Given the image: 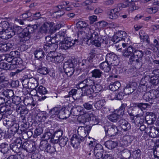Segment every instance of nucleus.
Here are the masks:
<instances>
[{
    "mask_svg": "<svg viewBox=\"0 0 159 159\" xmlns=\"http://www.w3.org/2000/svg\"><path fill=\"white\" fill-rule=\"evenodd\" d=\"M87 24L83 21H80L77 23L78 28L84 30L82 33L84 34L85 38L88 39L86 43L89 45L92 44L97 47H100L101 45V38L99 36V30H94L87 27Z\"/></svg>",
    "mask_w": 159,
    "mask_h": 159,
    "instance_id": "obj_1",
    "label": "nucleus"
},
{
    "mask_svg": "<svg viewBox=\"0 0 159 159\" xmlns=\"http://www.w3.org/2000/svg\"><path fill=\"white\" fill-rule=\"evenodd\" d=\"M159 97V91L154 89L145 93L143 96V99L151 104H155L156 98Z\"/></svg>",
    "mask_w": 159,
    "mask_h": 159,
    "instance_id": "obj_2",
    "label": "nucleus"
},
{
    "mask_svg": "<svg viewBox=\"0 0 159 159\" xmlns=\"http://www.w3.org/2000/svg\"><path fill=\"white\" fill-rule=\"evenodd\" d=\"M37 25H29L23 30V32L20 36L24 38V40L25 41L28 40L32 34L37 29Z\"/></svg>",
    "mask_w": 159,
    "mask_h": 159,
    "instance_id": "obj_3",
    "label": "nucleus"
},
{
    "mask_svg": "<svg viewBox=\"0 0 159 159\" xmlns=\"http://www.w3.org/2000/svg\"><path fill=\"white\" fill-rule=\"evenodd\" d=\"M75 64L71 60L65 62L63 64L64 71L68 77H71L73 74L74 71Z\"/></svg>",
    "mask_w": 159,
    "mask_h": 159,
    "instance_id": "obj_4",
    "label": "nucleus"
},
{
    "mask_svg": "<svg viewBox=\"0 0 159 159\" xmlns=\"http://www.w3.org/2000/svg\"><path fill=\"white\" fill-rule=\"evenodd\" d=\"M150 78L148 75H145L141 79L140 84L138 87V90L140 93L145 92L148 89L151 88V85L148 83V80Z\"/></svg>",
    "mask_w": 159,
    "mask_h": 159,
    "instance_id": "obj_5",
    "label": "nucleus"
},
{
    "mask_svg": "<svg viewBox=\"0 0 159 159\" xmlns=\"http://www.w3.org/2000/svg\"><path fill=\"white\" fill-rule=\"evenodd\" d=\"M46 59L52 62L60 63L64 59L63 57L60 54H57L55 51H51L46 56Z\"/></svg>",
    "mask_w": 159,
    "mask_h": 159,
    "instance_id": "obj_6",
    "label": "nucleus"
},
{
    "mask_svg": "<svg viewBox=\"0 0 159 159\" xmlns=\"http://www.w3.org/2000/svg\"><path fill=\"white\" fill-rule=\"evenodd\" d=\"M106 60L114 66H118L120 61L117 56L113 52L107 53L106 56Z\"/></svg>",
    "mask_w": 159,
    "mask_h": 159,
    "instance_id": "obj_7",
    "label": "nucleus"
},
{
    "mask_svg": "<svg viewBox=\"0 0 159 159\" xmlns=\"http://www.w3.org/2000/svg\"><path fill=\"white\" fill-rule=\"evenodd\" d=\"M123 48L118 49V50L121 51L123 49V55L125 57L133 56L135 48L131 46H128L127 43H122Z\"/></svg>",
    "mask_w": 159,
    "mask_h": 159,
    "instance_id": "obj_8",
    "label": "nucleus"
},
{
    "mask_svg": "<svg viewBox=\"0 0 159 159\" xmlns=\"http://www.w3.org/2000/svg\"><path fill=\"white\" fill-rule=\"evenodd\" d=\"M13 108L14 106L11 103V101L10 100H8L5 102V106L0 107V112L3 114L7 113L8 116H9L11 114Z\"/></svg>",
    "mask_w": 159,
    "mask_h": 159,
    "instance_id": "obj_9",
    "label": "nucleus"
},
{
    "mask_svg": "<svg viewBox=\"0 0 159 159\" xmlns=\"http://www.w3.org/2000/svg\"><path fill=\"white\" fill-rule=\"evenodd\" d=\"M22 151H25L27 152L33 153L36 149V146L34 143H31L30 141H25L22 144L21 147Z\"/></svg>",
    "mask_w": 159,
    "mask_h": 159,
    "instance_id": "obj_10",
    "label": "nucleus"
},
{
    "mask_svg": "<svg viewBox=\"0 0 159 159\" xmlns=\"http://www.w3.org/2000/svg\"><path fill=\"white\" fill-rule=\"evenodd\" d=\"M78 40H72L70 38L65 39L62 41L61 47V49L66 50L73 46L76 43H78Z\"/></svg>",
    "mask_w": 159,
    "mask_h": 159,
    "instance_id": "obj_11",
    "label": "nucleus"
},
{
    "mask_svg": "<svg viewBox=\"0 0 159 159\" xmlns=\"http://www.w3.org/2000/svg\"><path fill=\"white\" fill-rule=\"evenodd\" d=\"M103 128L106 136H115L118 134L119 131L117 127L114 125L104 126Z\"/></svg>",
    "mask_w": 159,
    "mask_h": 159,
    "instance_id": "obj_12",
    "label": "nucleus"
},
{
    "mask_svg": "<svg viewBox=\"0 0 159 159\" xmlns=\"http://www.w3.org/2000/svg\"><path fill=\"white\" fill-rule=\"evenodd\" d=\"M91 128V126L88 125L85 126H80L78 129V133L81 138L84 139L89 134Z\"/></svg>",
    "mask_w": 159,
    "mask_h": 159,
    "instance_id": "obj_13",
    "label": "nucleus"
},
{
    "mask_svg": "<svg viewBox=\"0 0 159 159\" xmlns=\"http://www.w3.org/2000/svg\"><path fill=\"white\" fill-rule=\"evenodd\" d=\"M137 84L135 82H130L126 84L124 89L125 94L129 95L137 89Z\"/></svg>",
    "mask_w": 159,
    "mask_h": 159,
    "instance_id": "obj_14",
    "label": "nucleus"
},
{
    "mask_svg": "<svg viewBox=\"0 0 159 159\" xmlns=\"http://www.w3.org/2000/svg\"><path fill=\"white\" fill-rule=\"evenodd\" d=\"M83 141H84L83 138L76 134H74L70 139V144L74 148H76Z\"/></svg>",
    "mask_w": 159,
    "mask_h": 159,
    "instance_id": "obj_15",
    "label": "nucleus"
},
{
    "mask_svg": "<svg viewBox=\"0 0 159 159\" xmlns=\"http://www.w3.org/2000/svg\"><path fill=\"white\" fill-rule=\"evenodd\" d=\"M118 125L121 128L122 130L126 131L131 128V125L125 119H122L118 121Z\"/></svg>",
    "mask_w": 159,
    "mask_h": 159,
    "instance_id": "obj_16",
    "label": "nucleus"
},
{
    "mask_svg": "<svg viewBox=\"0 0 159 159\" xmlns=\"http://www.w3.org/2000/svg\"><path fill=\"white\" fill-rule=\"evenodd\" d=\"M70 107V114L72 115L77 116L83 114L84 112L82 111V108L80 106Z\"/></svg>",
    "mask_w": 159,
    "mask_h": 159,
    "instance_id": "obj_17",
    "label": "nucleus"
},
{
    "mask_svg": "<svg viewBox=\"0 0 159 159\" xmlns=\"http://www.w3.org/2000/svg\"><path fill=\"white\" fill-rule=\"evenodd\" d=\"M64 33L60 31L58 33V34H57L56 37H53L52 39L50 37H46V39L47 41L48 40L47 43H50L52 44H57V43L58 42V38L59 37H60L61 38H62V39L64 38L63 35H64Z\"/></svg>",
    "mask_w": 159,
    "mask_h": 159,
    "instance_id": "obj_18",
    "label": "nucleus"
},
{
    "mask_svg": "<svg viewBox=\"0 0 159 159\" xmlns=\"http://www.w3.org/2000/svg\"><path fill=\"white\" fill-rule=\"evenodd\" d=\"M41 31L42 33H46L51 30H53V24L52 23L48 22L44 23L41 28Z\"/></svg>",
    "mask_w": 159,
    "mask_h": 159,
    "instance_id": "obj_19",
    "label": "nucleus"
},
{
    "mask_svg": "<svg viewBox=\"0 0 159 159\" xmlns=\"http://www.w3.org/2000/svg\"><path fill=\"white\" fill-rule=\"evenodd\" d=\"M111 64L109 62H107L106 60L105 61L101 63L99 65V68L104 71L105 72H109L111 68Z\"/></svg>",
    "mask_w": 159,
    "mask_h": 159,
    "instance_id": "obj_20",
    "label": "nucleus"
},
{
    "mask_svg": "<svg viewBox=\"0 0 159 159\" xmlns=\"http://www.w3.org/2000/svg\"><path fill=\"white\" fill-rule=\"evenodd\" d=\"M133 104L134 110H137L139 109L143 113V110L145 109L149 106L148 103H134Z\"/></svg>",
    "mask_w": 159,
    "mask_h": 159,
    "instance_id": "obj_21",
    "label": "nucleus"
},
{
    "mask_svg": "<svg viewBox=\"0 0 159 159\" xmlns=\"http://www.w3.org/2000/svg\"><path fill=\"white\" fill-rule=\"evenodd\" d=\"M12 30V32L14 34H15V35L17 34L19 35V37L21 38L20 41L22 42L25 41L24 40V38L20 36V35H21L23 32V30L20 26H14L13 27V28L11 29Z\"/></svg>",
    "mask_w": 159,
    "mask_h": 159,
    "instance_id": "obj_22",
    "label": "nucleus"
},
{
    "mask_svg": "<svg viewBox=\"0 0 159 159\" xmlns=\"http://www.w3.org/2000/svg\"><path fill=\"white\" fill-rule=\"evenodd\" d=\"M145 118L147 123L151 125L154 123L156 120V117L154 114L150 113L145 116Z\"/></svg>",
    "mask_w": 159,
    "mask_h": 159,
    "instance_id": "obj_23",
    "label": "nucleus"
},
{
    "mask_svg": "<svg viewBox=\"0 0 159 159\" xmlns=\"http://www.w3.org/2000/svg\"><path fill=\"white\" fill-rule=\"evenodd\" d=\"M148 75L150 76V78L148 80V83L149 84L151 85V88L152 86L157 85L159 83L158 77L155 76H151L150 75Z\"/></svg>",
    "mask_w": 159,
    "mask_h": 159,
    "instance_id": "obj_24",
    "label": "nucleus"
},
{
    "mask_svg": "<svg viewBox=\"0 0 159 159\" xmlns=\"http://www.w3.org/2000/svg\"><path fill=\"white\" fill-rule=\"evenodd\" d=\"M58 44H52L50 43L46 42L44 44L43 48L44 50L46 49V51L47 49L51 50V51H54L58 48Z\"/></svg>",
    "mask_w": 159,
    "mask_h": 159,
    "instance_id": "obj_25",
    "label": "nucleus"
},
{
    "mask_svg": "<svg viewBox=\"0 0 159 159\" xmlns=\"http://www.w3.org/2000/svg\"><path fill=\"white\" fill-rule=\"evenodd\" d=\"M109 17L112 19H115L118 18L119 13L116 8L111 9L108 13Z\"/></svg>",
    "mask_w": 159,
    "mask_h": 159,
    "instance_id": "obj_26",
    "label": "nucleus"
},
{
    "mask_svg": "<svg viewBox=\"0 0 159 159\" xmlns=\"http://www.w3.org/2000/svg\"><path fill=\"white\" fill-rule=\"evenodd\" d=\"M123 34H125V33L124 31H122L120 33L117 34V35H114L111 39V41L114 43H116L122 39H124L123 38L124 36H122L121 37V35H122Z\"/></svg>",
    "mask_w": 159,
    "mask_h": 159,
    "instance_id": "obj_27",
    "label": "nucleus"
},
{
    "mask_svg": "<svg viewBox=\"0 0 159 159\" xmlns=\"http://www.w3.org/2000/svg\"><path fill=\"white\" fill-rule=\"evenodd\" d=\"M127 106L126 104H122L119 109H118L114 111V112L120 118L124 114V111L125 108Z\"/></svg>",
    "mask_w": 159,
    "mask_h": 159,
    "instance_id": "obj_28",
    "label": "nucleus"
},
{
    "mask_svg": "<svg viewBox=\"0 0 159 159\" xmlns=\"http://www.w3.org/2000/svg\"><path fill=\"white\" fill-rule=\"evenodd\" d=\"M18 112H19L20 115H25L28 113V111L24 106L22 105H19L17 106L16 109Z\"/></svg>",
    "mask_w": 159,
    "mask_h": 159,
    "instance_id": "obj_29",
    "label": "nucleus"
},
{
    "mask_svg": "<svg viewBox=\"0 0 159 159\" xmlns=\"http://www.w3.org/2000/svg\"><path fill=\"white\" fill-rule=\"evenodd\" d=\"M121 86L119 82L116 81L114 83H111L109 86L110 90L112 91H115L117 90Z\"/></svg>",
    "mask_w": 159,
    "mask_h": 159,
    "instance_id": "obj_30",
    "label": "nucleus"
},
{
    "mask_svg": "<svg viewBox=\"0 0 159 159\" xmlns=\"http://www.w3.org/2000/svg\"><path fill=\"white\" fill-rule=\"evenodd\" d=\"M149 136L152 138L159 137V129L154 127L150 129L149 132Z\"/></svg>",
    "mask_w": 159,
    "mask_h": 159,
    "instance_id": "obj_31",
    "label": "nucleus"
},
{
    "mask_svg": "<svg viewBox=\"0 0 159 159\" xmlns=\"http://www.w3.org/2000/svg\"><path fill=\"white\" fill-rule=\"evenodd\" d=\"M10 149L16 153H20L22 152L21 147L19 146V145H16L12 143L10 145Z\"/></svg>",
    "mask_w": 159,
    "mask_h": 159,
    "instance_id": "obj_32",
    "label": "nucleus"
},
{
    "mask_svg": "<svg viewBox=\"0 0 159 159\" xmlns=\"http://www.w3.org/2000/svg\"><path fill=\"white\" fill-rule=\"evenodd\" d=\"M105 147L110 149H112L115 148L117 146V143L116 142L108 140L105 143Z\"/></svg>",
    "mask_w": 159,
    "mask_h": 159,
    "instance_id": "obj_33",
    "label": "nucleus"
},
{
    "mask_svg": "<svg viewBox=\"0 0 159 159\" xmlns=\"http://www.w3.org/2000/svg\"><path fill=\"white\" fill-rule=\"evenodd\" d=\"M140 39L141 41L146 42L148 43H149V40H148V36L143 30H141L139 32Z\"/></svg>",
    "mask_w": 159,
    "mask_h": 159,
    "instance_id": "obj_34",
    "label": "nucleus"
},
{
    "mask_svg": "<svg viewBox=\"0 0 159 159\" xmlns=\"http://www.w3.org/2000/svg\"><path fill=\"white\" fill-rule=\"evenodd\" d=\"M144 122V117L142 116L139 114H137L136 115V117L134 120V121L133 123L137 124H140V125H143V124Z\"/></svg>",
    "mask_w": 159,
    "mask_h": 159,
    "instance_id": "obj_35",
    "label": "nucleus"
},
{
    "mask_svg": "<svg viewBox=\"0 0 159 159\" xmlns=\"http://www.w3.org/2000/svg\"><path fill=\"white\" fill-rule=\"evenodd\" d=\"M89 116L88 113H86L84 114L80 115L79 116L77 119V121L80 124H84L88 120Z\"/></svg>",
    "mask_w": 159,
    "mask_h": 159,
    "instance_id": "obj_36",
    "label": "nucleus"
},
{
    "mask_svg": "<svg viewBox=\"0 0 159 159\" xmlns=\"http://www.w3.org/2000/svg\"><path fill=\"white\" fill-rule=\"evenodd\" d=\"M91 73L92 77L95 78H100L103 72L99 69H95L93 70Z\"/></svg>",
    "mask_w": 159,
    "mask_h": 159,
    "instance_id": "obj_37",
    "label": "nucleus"
},
{
    "mask_svg": "<svg viewBox=\"0 0 159 159\" xmlns=\"http://www.w3.org/2000/svg\"><path fill=\"white\" fill-rule=\"evenodd\" d=\"M82 83L85 84V85L84 86L91 87L94 84V82L93 80L89 78H87L81 82L79 84V86H80Z\"/></svg>",
    "mask_w": 159,
    "mask_h": 159,
    "instance_id": "obj_38",
    "label": "nucleus"
},
{
    "mask_svg": "<svg viewBox=\"0 0 159 159\" xmlns=\"http://www.w3.org/2000/svg\"><path fill=\"white\" fill-rule=\"evenodd\" d=\"M34 53L35 58L39 59L43 58L44 57L45 53L40 48L36 50L34 52Z\"/></svg>",
    "mask_w": 159,
    "mask_h": 159,
    "instance_id": "obj_39",
    "label": "nucleus"
},
{
    "mask_svg": "<svg viewBox=\"0 0 159 159\" xmlns=\"http://www.w3.org/2000/svg\"><path fill=\"white\" fill-rule=\"evenodd\" d=\"M133 55L134 58L142 60L143 55V53L141 50H136L135 49Z\"/></svg>",
    "mask_w": 159,
    "mask_h": 159,
    "instance_id": "obj_40",
    "label": "nucleus"
},
{
    "mask_svg": "<svg viewBox=\"0 0 159 159\" xmlns=\"http://www.w3.org/2000/svg\"><path fill=\"white\" fill-rule=\"evenodd\" d=\"M9 146L6 143H2L0 145V151L2 153L7 154L9 150Z\"/></svg>",
    "mask_w": 159,
    "mask_h": 159,
    "instance_id": "obj_41",
    "label": "nucleus"
},
{
    "mask_svg": "<svg viewBox=\"0 0 159 159\" xmlns=\"http://www.w3.org/2000/svg\"><path fill=\"white\" fill-rule=\"evenodd\" d=\"M134 137L133 136L130 135H126L123 137V140L125 143V144L127 145L130 144L133 141Z\"/></svg>",
    "mask_w": 159,
    "mask_h": 159,
    "instance_id": "obj_42",
    "label": "nucleus"
},
{
    "mask_svg": "<svg viewBox=\"0 0 159 159\" xmlns=\"http://www.w3.org/2000/svg\"><path fill=\"white\" fill-rule=\"evenodd\" d=\"M60 110V108L58 107H54L49 111V113L51 115V117L52 118H54L56 116L57 117V115L59 114V112Z\"/></svg>",
    "mask_w": 159,
    "mask_h": 159,
    "instance_id": "obj_43",
    "label": "nucleus"
},
{
    "mask_svg": "<svg viewBox=\"0 0 159 159\" xmlns=\"http://www.w3.org/2000/svg\"><path fill=\"white\" fill-rule=\"evenodd\" d=\"M30 79V81L27 88L31 89H34L37 87V82L34 78L32 77Z\"/></svg>",
    "mask_w": 159,
    "mask_h": 159,
    "instance_id": "obj_44",
    "label": "nucleus"
},
{
    "mask_svg": "<svg viewBox=\"0 0 159 159\" xmlns=\"http://www.w3.org/2000/svg\"><path fill=\"white\" fill-rule=\"evenodd\" d=\"M90 120L91 123L93 125H95L99 122V119L98 116H93V115H90L89 114L88 120Z\"/></svg>",
    "mask_w": 159,
    "mask_h": 159,
    "instance_id": "obj_45",
    "label": "nucleus"
},
{
    "mask_svg": "<svg viewBox=\"0 0 159 159\" xmlns=\"http://www.w3.org/2000/svg\"><path fill=\"white\" fill-rule=\"evenodd\" d=\"M107 117L110 121L113 122H116L119 119V118L114 111L111 114L108 115Z\"/></svg>",
    "mask_w": 159,
    "mask_h": 159,
    "instance_id": "obj_46",
    "label": "nucleus"
},
{
    "mask_svg": "<svg viewBox=\"0 0 159 159\" xmlns=\"http://www.w3.org/2000/svg\"><path fill=\"white\" fill-rule=\"evenodd\" d=\"M3 95L7 98H10L14 95V92L12 90L7 89L4 91L2 93Z\"/></svg>",
    "mask_w": 159,
    "mask_h": 159,
    "instance_id": "obj_47",
    "label": "nucleus"
},
{
    "mask_svg": "<svg viewBox=\"0 0 159 159\" xmlns=\"http://www.w3.org/2000/svg\"><path fill=\"white\" fill-rule=\"evenodd\" d=\"M133 57H131L130 58V61L131 62L133 61L135 64V66L136 68H139L142 66V63L141 62V60L139 59H136V60H133Z\"/></svg>",
    "mask_w": 159,
    "mask_h": 159,
    "instance_id": "obj_48",
    "label": "nucleus"
},
{
    "mask_svg": "<svg viewBox=\"0 0 159 159\" xmlns=\"http://www.w3.org/2000/svg\"><path fill=\"white\" fill-rule=\"evenodd\" d=\"M68 141V138L66 136H62L58 141L59 144L61 147H64L66 145Z\"/></svg>",
    "mask_w": 159,
    "mask_h": 159,
    "instance_id": "obj_49",
    "label": "nucleus"
},
{
    "mask_svg": "<svg viewBox=\"0 0 159 159\" xmlns=\"http://www.w3.org/2000/svg\"><path fill=\"white\" fill-rule=\"evenodd\" d=\"M91 87L92 89L93 90V92L95 93H99L102 89V87L100 85L98 84H94Z\"/></svg>",
    "mask_w": 159,
    "mask_h": 159,
    "instance_id": "obj_50",
    "label": "nucleus"
},
{
    "mask_svg": "<svg viewBox=\"0 0 159 159\" xmlns=\"http://www.w3.org/2000/svg\"><path fill=\"white\" fill-rule=\"evenodd\" d=\"M37 93H38L41 95H44L46 94L48 91L46 88L43 86H40L39 87L37 91Z\"/></svg>",
    "mask_w": 159,
    "mask_h": 159,
    "instance_id": "obj_51",
    "label": "nucleus"
},
{
    "mask_svg": "<svg viewBox=\"0 0 159 159\" xmlns=\"http://www.w3.org/2000/svg\"><path fill=\"white\" fill-rule=\"evenodd\" d=\"M124 96V93L122 92H120L117 94H115V93L111 94V97H113L114 96V98L118 100H122Z\"/></svg>",
    "mask_w": 159,
    "mask_h": 159,
    "instance_id": "obj_52",
    "label": "nucleus"
},
{
    "mask_svg": "<svg viewBox=\"0 0 159 159\" xmlns=\"http://www.w3.org/2000/svg\"><path fill=\"white\" fill-rule=\"evenodd\" d=\"M12 65H10L5 62H2L0 63V69L5 70H11V66Z\"/></svg>",
    "mask_w": 159,
    "mask_h": 159,
    "instance_id": "obj_53",
    "label": "nucleus"
},
{
    "mask_svg": "<svg viewBox=\"0 0 159 159\" xmlns=\"http://www.w3.org/2000/svg\"><path fill=\"white\" fill-rule=\"evenodd\" d=\"M19 124L15 123L10 128L11 131L14 132L15 133H17V134H20V133L19 131Z\"/></svg>",
    "mask_w": 159,
    "mask_h": 159,
    "instance_id": "obj_54",
    "label": "nucleus"
},
{
    "mask_svg": "<svg viewBox=\"0 0 159 159\" xmlns=\"http://www.w3.org/2000/svg\"><path fill=\"white\" fill-rule=\"evenodd\" d=\"M95 53L93 52L90 53L88 56V57L86 59L87 61L90 63L93 64V62L95 60Z\"/></svg>",
    "mask_w": 159,
    "mask_h": 159,
    "instance_id": "obj_55",
    "label": "nucleus"
},
{
    "mask_svg": "<svg viewBox=\"0 0 159 159\" xmlns=\"http://www.w3.org/2000/svg\"><path fill=\"white\" fill-rule=\"evenodd\" d=\"M37 71L38 73L43 75H46L48 73V68L45 67H42V66Z\"/></svg>",
    "mask_w": 159,
    "mask_h": 159,
    "instance_id": "obj_56",
    "label": "nucleus"
},
{
    "mask_svg": "<svg viewBox=\"0 0 159 159\" xmlns=\"http://www.w3.org/2000/svg\"><path fill=\"white\" fill-rule=\"evenodd\" d=\"M63 112L64 113V116H66V119L68 118L70 114V107L69 106L63 108Z\"/></svg>",
    "mask_w": 159,
    "mask_h": 159,
    "instance_id": "obj_57",
    "label": "nucleus"
},
{
    "mask_svg": "<svg viewBox=\"0 0 159 159\" xmlns=\"http://www.w3.org/2000/svg\"><path fill=\"white\" fill-rule=\"evenodd\" d=\"M8 23L7 21H4L1 22L0 23V33H2V32L8 27Z\"/></svg>",
    "mask_w": 159,
    "mask_h": 159,
    "instance_id": "obj_58",
    "label": "nucleus"
},
{
    "mask_svg": "<svg viewBox=\"0 0 159 159\" xmlns=\"http://www.w3.org/2000/svg\"><path fill=\"white\" fill-rule=\"evenodd\" d=\"M11 100L12 101L11 103H12L13 105V104H15L16 105H19L21 102L20 98L16 96H14Z\"/></svg>",
    "mask_w": 159,
    "mask_h": 159,
    "instance_id": "obj_59",
    "label": "nucleus"
},
{
    "mask_svg": "<svg viewBox=\"0 0 159 159\" xmlns=\"http://www.w3.org/2000/svg\"><path fill=\"white\" fill-rule=\"evenodd\" d=\"M16 123V121L14 120H7V119L4 120L3 121V125L7 127L11 128V126Z\"/></svg>",
    "mask_w": 159,
    "mask_h": 159,
    "instance_id": "obj_60",
    "label": "nucleus"
},
{
    "mask_svg": "<svg viewBox=\"0 0 159 159\" xmlns=\"http://www.w3.org/2000/svg\"><path fill=\"white\" fill-rule=\"evenodd\" d=\"M48 145V143L47 141H43L40 142V144L39 148L41 150L45 151L47 146Z\"/></svg>",
    "mask_w": 159,
    "mask_h": 159,
    "instance_id": "obj_61",
    "label": "nucleus"
},
{
    "mask_svg": "<svg viewBox=\"0 0 159 159\" xmlns=\"http://www.w3.org/2000/svg\"><path fill=\"white\" fill-rule=\"evenodd\" d=\"M28 127L26 124H21L20 129H19V131L20 132V134H24L26 131L28 129Z\"/></svg>",
    "mask_w": 159,
    "mask_h": 159,
    "instance_id": "obj_62",
    "label": "nucleus"
},
{
    "mask_svg": "<svg viewBox=\"0 0 159 159\" xmlns=\"http://www.w3.org/2000/svg\"><path fill=\"white\" fill-rule=\"evenodd\" d=\"M103 105V101L102 100H99L95 104L94 106L97 109L99 110L102 107Z\"/></svg>",
    "mask_w": 159,
    "mask_h": 159,
    "instance_id": "obj_63",
    "label": "nucleus"
},
{
    "mask_svg": "<svg viewBox=\"0 0 159 159\" xmlns=\"http://www.w3.org/2000/svg\"><path fill=\"white\" fill-rule=\"evenodd\" d=\"M153 154L155 158L159 159V145L155 147L153 151Z\"/></svg>",
    "mask_w": 159,
    "mask_h": 159,
    "instance_id": "obj_64",
    "label": "nucleus"
}]
</instances>
